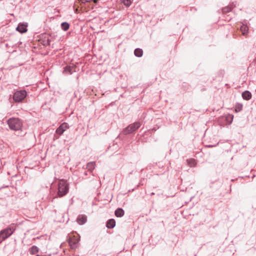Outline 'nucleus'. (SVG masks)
Masks as SVG:
<instances>
[{
  "instance_id": "nucleus-6",
  "label": "nucleus",
  "mask_w": 256,
  "mask_h": 256,
  "mask_svg": "<svg viewBox=\"0 0 256 256\" xmlns=\"http://www.w3.org/2000/svg\"><path fill=\"white\" fill-rule=\"evenodd\" d=\"M79 240L75 236H70L68 239V244L72 249L76 248L78 245Z\"/></svg>"
},
{
  "instance_id": "nucleus-13",
  "label": "nucleus",
  "mask_w": 256,
  "mask_h": 256,
  "mask_svg": "<svg viewBox=\"0 0 256 256\" xmlns=\"http://www.w3.org/2000/svg\"><path fill=\"white\" fill-rule=\"evenodd\" d=\"M242 97L244 100H250L252 98V94L248 90H246L242 93Z\"/></svg>"
},
{
  "instance_id": "nucleus-7",
  "label": "nucleus",
  "mask_w": 256,
  "mask_h": 256,
  "mask_svg": "<svg viewBox=\"0 0 256 256\" xmlns=\"http://www.w3.org/2000/svg\"><path fill=\"white\" fill-rule=\"evenodd\" d=\"M68 128V124L66 122H64L56 130V132L60 136L66 129Z\"/></svg>"
},
{
  "instance_id": "nucleus-17",
  "label": "nucleus",
  "mask_w": 256,
  "mask_h": 256,
  "mask_svg": "<svg viewBox=\"0 0 256 256\" xmlns=\"http://www.w3.org/2000/svg\"><path fill=\"white\" fill-rule=\"evenodd\" d=\"M61 28L64 31L68 30L70 28V24L67 22H62L61 24Z\"/></svg>"
},
{
  "instance_id": "nucleus-16",
  "label": "nucleus",
  "mask_w": 256,
  "mask_h": 256,
  "mask_svg": "<svg viewBox=\"0 0 256 256\" xmlns=\"http://www.w3.org/2000/svg\"><path fill=\"white\" fill-rule=\"evenodd\" d=\"M38 250H39L38 248L36 246H32L29 249V251H30V254H36V253H38Z\"/></svg>"
},
{
  "instance_id": "nucleus-10",
  "label": "nucleus",
  "mask_w": 256,
  "mask_h": 256,
  "mask_svg": "<svg viewBox=\"0 0 256 256\" xmlns=\"http://www.w3.org/2000/svg\"><path fill=\"white\" fill-rule=\"evenodd\" d=\"M76 220L80 224H84L86 222V216L85 215H80Z\"/></svg>"
},
{
  "instance_id": "nucleus-22",
  "label": "nucleus",
  "mask_w": 256,
  "mask_h": 256,
  "mask_svg": "<svg viewBox=\"0 0 256 256\" xmlns=\"http://www.w3.org/2000/svg\"><path fill=\"white\" fill-rule=\"evenodd\" d=\"M98 1V0H79V2L80 4H85L87 2H92L94 3H96Z\"/></svg>"
},
{
  "instance_id": "nucleus-25",
  "label": "nucleus",
  "mask_w": 256,
  "mask_h": 256,
  "mask_svg": "<svg viewBox=\"0 0 256 256\" xmlns=\"http://www.w3.org/2000/svg\"><path fill=\"white\" fill-rule=\"evenodd\" d=\"M88 172H87V171H85V172H84V174L85 176H87V175L88 174Z\"/></svg>"
},
{
  "instance_id": "nucleus-26",
  "label": "nucleus",
  "mask_w": 256,
  "mask_h": 256,
  "mask_svg": "<svg viewBox=\"0 0 256 256\" xmlns=\"http://www.w3.org/2000/svg\"><path fill=\"white\" fill-rule=\"evenodd\" d=\"M230 118H231L230 122H232V119H233V116H230Z\"/></svg>"
},
{
  "instance_id": "nucleus-21",
  "label": "nucleus",
  "mask_w": 256,
  "mask_h": 256,
  "mask_svg": "<svg viewBox=\"0 0 256 256\" xmlns=\"http://www.w3.org/2000/svg\"><path fill=\"white\" fill-rule=\"evenodd\" d=\"M187 162L188 166H190L191 167L194 166L196 164L195 160L194 159L188 160Z\"/></svg>"
},
{
  "instance_id": "nucleus-3",
  "label": "nucleus",
  "mask_w": 256,
  "mask_h": 256,
  "mask_svg": "<svg viewBox=\"0 0 256 256\" xmlns=\"http://www.w3.org/2000/svg\"><path fill=\"white\" fill-rule=\"evenodd\" d=\"M7 123L10 128L14 131L22 130L23 126L22 120L18 118H10L8 120Z\"/></svg>"
},
{
  "instance_id": "nucleus-20",
  "label": "nucleus",
  "mask_w": 256,
  "mask_h": 256,
  "mask_svg": "<svg viewBox=\"0 0 256 256\" xmlns=\"http://www.w3.org/2000/svg\"><path fill=\"white\" fill-rule=\"evenodd\" d=\"M232 8L231 6H227L222 8V12L224 14H226L231 11Z\"/></svg>"
},
{
  "instance_id": "nucleus-4",
  "label": "nucleus",
  "mask_w": 256,
  "mask_h": 256,
  "mask_svg": "<svg viewBox=\"0 0 256 256\" xmlns=\"http://www.w3.org/2000/svg\"><path fill=\"white\" fill-rule=\"evenodd\" d=\"M28 95L26 90H17L13 94V100L15 102H22Z\"/></svg>"
},
{
  "instance_id": "nucleus-24",
  "label": "nucleus",
  "mask_w": 256,
  "mask_h": 256,
  "mask_svg": "<svg viewBox=\"0 0 256 256\" xmlns=\"http://www.w3.org/2000/svg\"><path fill=\"white\" fill-rule=\"evenodd\" d=\"M122 2L126 6H129L132 3L130 0H123Z\"/></svg>"
},
{
  "instance_id": "nucleus-1",
  "label": "nucleus",
  "mask_w": 256,
  "mask_h": 256,
  "mask_svg": "<svg viewBox=\"0 0 256 256\" xmlns=\"http://www.w3.org/2000/svg\"><path fill=\"white\" fill-rule=\"evenodd\" d=\"M58 191L56 196L54 198H62L66 196L69 190V184L65 180L62 179L59 180L58 185Z\"/></svg>"
},
{
  "instance_id": "nucleus-23",
  "label": "nucleus",
  "mask_w": 256,
  "mask_h": 256,
  "mask_svg": "<svg viewBox=\"0 0 256 256\" xmlns=\"http://www.w3.org/2000/svg\"><path fill=\"white\" fill-rule=\"evenodd\" d=\"M50 40L49 38H47L46 40H43V44L44 46H50Z\"/></svg>"
},
{
  "instance_id": "nucleus-8",
  "label": "nucleus",
  "mask_w": 256,
  "mask_h": 256,
  "mask_svg": "<svg viewBox=\"0 0 256 256\" xmlns=\"http://www.w3.org/2000/svg\"><path fill=\"white\" fill-rule=\"evenodd\" d=\"M28 25L24 23H20L16 28V30L21 34L27 32Z\"/></svg>"
},
{
  "instance_id": "nucleus-19",
  "label": "nucleus",
  "mask_w": 256,
  "mask_h": 256,
  "mask_svg": "<svg viewBox=\"0 0 256 256\" xmlns=\"http://www.w3.org/2000/svg\"><path fill=\"white\" fill-rule=\"evenodd\" d=\"M242 104L240 103H237L235 106V110L236 112H240L242 109Z\"/></svg>"
},
{
  "instance_id": "nucleus-12",
  "label": "nucleus",
  "mask_w": 256,
  "mask_h": 256,
  "mask_svg": "<svg viewBox=\"0 0 256 256\" xmlns=\"http://www.w3.org/2000/svg\"><path fill=\"white\" fill-rule=\"evenodd\" d=\"M115 216L118 218L122 217L124 214V210L122 208H118L114 212Z\"/></svg>"
},
{
  "instance_id": "nucleus-15",
  "label": "nucleus",
  "mask_w": 256,
  "mask_h": 256,
  "mask_svg": "<svg viewBox=\"0 0 256 256\" xmlns=\"http://www.w3.org/2000/svg\"><path fill=\"white\" fill-rule=\"evenodd\" d=\"M95 165L94 162H89L86 164V168L90 172H92L95 168Z\"/></svg>"
},
{
  "instance_id": "nucleus-2",
  "label": "nucleus",
  "mask_w": 256,
  "mask_h": 256,
  "mask_svg": "<svg viewBox=\"0 0 256 256\" xmlns=\"http://www.w3.org/2000/svg\"><path fill=\"white\" fill-rule=\"evenodd\" d=\"M16 226L12 224L0 231V244L12 236L16 230Z\"/></svg>"
},
{
  "instance_id": "nucleus-18",
  "label": "nucleus",
  "mask_w": 256,
  "mask_h": 256,
  "mask_svg": "<svg viewBox=\"0 0 256 256\" xmlns=\"http://www.w3.org/2000/svg\"><path fill=\"white\" fill-rule=\"evenodd\" d=\"M240 30L242 32L244 35L246 34L248 32V28L244 25L242 26H240Z\"/></svg>"
},
{
  "instance_id": "nucleus-11",
  "label": "nucleus",
  "mask_w": 256,
  "mask_h": 256,
  "mask_svg": "<svg viewBox=\"0 0 256 256\" xmlns=\"http://www.w3.org/2000/svg\"><path fill=\"white\" fill-rule=\"evenodd\" d=\"M115 226L116 221L112 218L108 220L106 223V226L108 228H113Z\"/></svg>"
},
{
  "instance_id": "nucleus-9",
  "label": "nucleus",
  "mask_w": 256,
  "mask_h": 256,
  "mask_svg": "<svg viewBox=\"0 0 256 256\" xmlns=\"http://www.w3.org/2000/svg\"><path fill=\"white\" fill-rule=\"evenodd\" d=\"M74 67L70 66H67L64 68L63 73L65 74H72L76 70H74Z\"/></svg>"
},
{
  "instance_id": "nucleus-5",
  "label": "nucleus",
  "mask_w": 256,
  "mask_h": 256,
  "mask_svg": "<svg viewBox=\"0 0 256 256\" xmlns=\"http://www.w3.org/2000/svg\"><path fill=\"white\" fill-rule=\"evenodd\" d=\"M141 126V124L139 122H135L130 124L127 127L124 129L122 133L124 134L127 135L132 133L138 130Z\"/></svg>"
},
{
  "instance_id": "nucleus-14",
  "label": "nucleus",
  "mask_w": 256,
  "mask_h": 256,
  "mask_svg": "<svg viewBox=\"0 0 256 256\" xmlns=\"http://www.w3.org/2000/svg\"><path fill=\"white\" fill-rule=\"evenodd\" d=\"M134 54L136 57L140 58L143 55V50L140 48H136L134 50Z\"/></svg>"
}]
</instances>
